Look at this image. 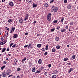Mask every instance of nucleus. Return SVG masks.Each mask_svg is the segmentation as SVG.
Wrapping results in <instances>:
<instances>
[{"label":"nucleus","instance_id":"obj_17","mask_svg":"<svg viewBox=\"0 0 78 78\" xmlns=\"http://www.w3.org/2000/svg\"><path fill=\"white\" fill-rule=\"evenodd\" d=\"M8 22H9V23H11L12 22V20L11 19H10L8 20Z\"/></svg>","mask_w":78,"mask_h":78},{"label":"nucleus","instance_id":"obj_38","mask_svg":"<svg viewBox=\"0 0 78 78\" xmlns=\"http://www.w3.org/2000/svg\"><path fill=\"white\" fill-rule=\"evenodd\" d=\"M56 48H57V49H59V48H60V46H56Z\"/></svg>","mask_w":78,"mask_h":78},{"label":"nucleus","instance_id":"obj_39","mask_svg":"<svg viewBox=\"0 0 78 78\" xmlns=\"http://www.w3.org/2000/svg\"><path fill=\"white\" fill-rule=\"evenodd\" d=\"M45 50V48H43L41 49V50L42 51H44Z\"/></svg>","mask_w":78,"mask_h":78},{"label":"nucleus","instance_id":"obj_27","mask_svg":"<svg viewBox=\"0 0 78 78\" xmlns=\"http://www.w3.org/2000/svg\"><path fill=\"white\" fill-rule=\"evenodd\" d=\"M30 16V15H29L27 14L26 15V16H25V17L27 18H28V17Z\"/></svg>","mask_w":78,"mask_h":78},{"label":"nucleus","instance_id":"obj_12","mask_svg":"<svg viewBox=\"0 0 78 78\" xmlns=\"http://www.w3.org/2000/svg\"><path fill=\"white\" fill-rule=\"evenodd\" d=\"M37 5L35 4H34V3H33V8H35L36 7H37Z\"/></svg>","mask_w":78,"mask_h":78},{"label":"nucleus","instance_id":"obj_4","mask_svg":"<svg viewBox=\"0 0 78 78\" xmlns=\"http://www.w3.org/2000/svg\"><path fill=\"white\" fill-rule=\"evenodd\" d=\"M15 29H16V28H15V27H12L11 28V30L10 32V33H12V32H14V30H15Z\"/></svg>","mask_w":78,"mask_h":78},{"label":"nucleus","instance_id":"obj_59","mask_svg":"<svg viewBox=\"0 0 78 78\" xmlns=\"http://www.w3.org/2000/svg\"><path fill=\"white\" fill-rule=\"evenodd\" d=\"M33 23L34 24H35V23H36V20L34 21Z\"/></svg>","mask_w":78,"mask_h":78},{"label":"nucleus","instance_id":"obj_10","mask_svg":"<svg viewBox=\"0 0 78 78\" xmlns=\"http://www.w3.org/2000/svg\"><path fill=\"white\" fill-rule=\"evenodd\" d=\"M18 37V36L17 34H15L13 36L14 38H17Z\"/></svg>","mask_w":78,"mask_h":78},{"label":"nucleus","instance_id":"obj_62","mask_svg":"<svg viewBox=\"0 0 78 78\" xmlns=\"http://www.w3.org/2000/svg\"><path fill=\"white\" fill-rule=\"evenodd\" d=\"M11 76H12V75H10L8 76V77H10Z\"/></svg>","mask_w":78,"mask_h":78},{"label":"nucleus","instance_id":"obj_50","mask_svg":"<svg viewBox=\"0 0 78 78\" xmlns=\"http://www.w3.org/2000/svg\"><path fill=\"white\" fill-rule=\"evenodd\" d=\"M49 67H51V64H49L48 66Z\"/></svg>","mask_w":78,"mask_h":78},{"label":"nucleus","instance_id":"obj_36","mask_svg":"<svg viewBox=\"0 0 78 78\" xmlns=\"http://www.w3.org/2000/svg\"><path fill=\"white\" fill-rule=\"evenodd\" d=\"M55 51H56V49H55V48H53L52 50V52H55Z\"/></svg>","mask_w":78,"mask_h":78},{"label":"nucleus","instance_id":"obj_58","mask_svg":"<svg viewBox=\"0 0 78 78\" xmlns=\"http://www.w3.org/2000/svg\"><path fill=\"white\" fill-rule=\"evenodd\" d=\"M68 28H69V27L67 26H66L65 27V28H66V29H68Z\"/></svg>","mask_w":78,"mask_h":78},{"label":"nucleus","instance_id":"obj_57","mask_svg":"<svg viewBox=\"0 0 78 78\" xmlns=\"http://www.w3.org/2000/svg\"><path fill=\"white\" fill-rule=\"evenodd\" d=\"M0 45H3V44L2 42H1L0 43Z\"/></svg>","mask_w":78,"mask_h":78},{"label":"nucleus","instance_id":"obj_16","mask_svg":"<svg viewBox=\"0 0 78 78\" xmlns=\"http://www.w3.org/2000/svg\"><path fill=\"white\" fill-rule=\"evenodd\" d=\"M44 6L46 8H47V7H48L49 6V5H48V4L46 3L45 4H44Z\"/></svg>","mask_w":78,"mask_h":78},{"label":"nucleus","instance_id":"obj_14","mask_svg":"<svg viewBox=\"0 0 78 78\" xmlns=\"http://www.w3.org/2000/svg\"><path fill=\"white\" fill-rule=\"evenodd\" d=\"M55 39L56 41H59V37H55Z\"/></svg>","mask_w":78,"mask_h":78},{"label":"nucleus","instance_id":"obj_49","mask_svg":"<svg viewBox=\"0 0 78 78\" xmlns=\"http://www.w3.org/2000/svg\"><path fill=\"white\" fill-rule=\"evenodd\" d=\"M13 44H14V43H12V44H11L10 45V47H11V46H12Z\"/></svg>","mask_w":78,"mask_h":78},{"label":"nucleus","instance_id":"obj_44","mask_svg":"<svg viewBox=\"0 0 78 78\" xmlns=\"http://www.w3.org/2000/svg\"><path fill=\"white\" fill-rule=\"evenodd\" d=\"M48 55V53H47V52L44 53V55Z\"/></svg>","mask_w":78,"mask_h":78},{"label":"nucleus","instance_id":"obj_55","mask_svg":"<svg viewBox=\"0 0 78 78\" xmlns=\"http://www.w3.org/2000/svg\"><path fill=\"white\" fill-rule=\"evenodd\" d=\"M3 41V38H1V41Z\"/></svg>","mask_w":78,"mask_h":78},{"label":"nucleus","instance_id":"obj_51","mask_svg":"<svg viewBox=\"0 0 78 78\" xmlns=\"http://www.w3.org/2000/svg\"><path fill=\"white\" fill-rule=\"evenodd\" d=\"M13 64L14 65V66H16V65L17 64V62H14L13 63Z\"/></svg>","mask_w":78,"mask_h":78},{"label":"nucleus","instance_id":"obj_46","mask_svg":"<svg viewBox=\"0 0 78 78\" xmlns=\"http://www.w3.org/2000/svg\"><path fill=\"white\" fill-rule=\"evenodd\" d=\"M18 61L17 60V59H16L15 60L14 62H17Z\"/></svg>","mask_w":78,"mask_h":78},{"label":"nucleus","instance_id":"obj_29","mask_svg":"<svg viewBox=\"0 0 78 78\" xmlns=\"http://www.w3.org/2000/svg\"><path fill=\"white\" fill-rule=\"evenodd\" d=\"M56 28L57 29H59L60 28V26H59V25H58L56 27Z\"/></svg>","mask_w":78,"mask_h":78},{"label":"nucleus","instance_id":"obj_37","mask_svg":"<svg viewBox=\"0 0 78 78\" xmlns=\"http://www.w3.org/2000/svg\"><path fill=\"white\" fill-rule=\"evenodd\" d=\"M45 49V50H48V45H47L46 46Z\"/></svg>","mask_w":78,"mask_h":78},{"label":"nucleus","instance_id":"obj_15","mask_svg":"<svg viewBox=\"0 0 78 78\" xmlns=\"http://www.w3.org/2000/svg\"><path fill=\"white\" fill-rule=\"evenodd\" d=\"M41 44H38L37 45V47L38 48H41Z\"/></svg>","mask_w":78,"mask_h":78},{"label":"nucleus","instance_id":"obj_42","mask_svg":"<svg viewBox=\"0 0 78 78\" xmlns=\"http://www.w3.org/2000/svg\"><path fill=\"white\" fill-rule=\"evenodd\" d=\"M37 73H41V71H37L35 73V74Z\"/></svg>","mask_w":78,"mask_h":78},{"label":"nucleus","instance_id":"obj_31","mask_svg":"<svg viewBox=\"0 0 78 78\" xmlns=\"http://www.w3.org/2000/svg\"><path fill=\"white\" fill-rule=\"evenodd\" d=\"M72 70H73V68H70V70L68 71V73H70Z\"/></svg>","mask_w":78,"mask_h":78},{"label":"nucleus","instance_id":"obj_18","mask_svg":"<svg viewBox=\"0 0 78 78\" xmlns=\"http://www.w3.org/2000/svg\"><path fill=\"white\" fill-rule=\"evenodd\" d=\"M72 7V6L70 5H68L67 8L69 9H71V7Z\"/></svg>","mask_w":78,"mask_h":78},{"label":"nucleus","instance_id":"obj_9","mask_svg":"<svg viewBox=\"0 0 78 78\" xmlns=\"http://www.w3.org/2000/svg\"><path fill=\"white\" fill-rule=\"evenodd\" d=\"M8 31H5V37H7L8 36Z\"/></svg>","mask_w":78,"mask_h":78},{"label":"nucleus","instance_id":"obj_53","mask_svg":"<svg viewBox=\"0 0 78 78\" xmlns=\"http://www.w3.org/2000/svg\"><path fill=\"white\" fill-rule=\"evenodd\" d=\"M28 46V45L27 44V45H26L24 47V48H26V47H27Z\"/></svg>","mask_w":78,"mask_h":78},{"label":"nucleus","instance_id":"obj_35","mask_svg":"<svg viewBox=\"0 0 78 78\" xmlns=\"http://www.w3.org/2000/svg\"><path fill=\"white\" fill-rule=\"evenodd\" d=\"M44 67H41L40 69V71H41V70H43V69H44Z\"/></svg>","mask_w":78,"mask_h":78},{"label":"nucleus","instance_id":"obj_7","mask_svg":"<svg viewBox=\"0 0 78 78\" xmlns=\"http://www.w3.org/2000/svg\"><path fill=\"white\" fill-rule=\"evenodd\" d=\"M6 50V48H3L2 49V52L3 53L4 52H5V50Z\"/></svg>","mask_w":78,"mask_h":78},{"label":"nucleus","instance_id":"obj_21","mask_svg":"<svg viewBox=\"0 0 78 78\" xmlns=\"http://www.w3.org/2000/svg\"><path fill=\"white\" fill-rule=\"evenodd\" d=\"M28 48H31V44H29Z\"/></svg>","mask_w":78,"mask_h":78},{"label":"nucleus","instance_id":"obj_30","mask_svg":"<svg viewBox=\"0 0 78 78\" xmlns=\"http://www.w3.org/2000/svg\"><path fill=\"white\" fill-rule=\"evenodd\" d=\"M68 59H69V58H65L64 59V61H67V60H68Z\"/></svg>","mask_w":78,"mask_h":78},{"label":"nucleus","instance_id":"obj_56","mask_svg":"<svg viewBox=\"0 0 78 78\" xmlns=\"http://www.w3.org/2000/svg\"><path fill=\"white\" fill-rule=\"evenodd\" d=\"M3 63V64H6V63H7V62H6H6L4 61Z\"/></svg>","mask_w":78,"mask_h":78},{"label":"nucleus","instance_id":"obj_5","mask_svg":"<svg viewBox=\"0 0 78 78\" xmlns=\"http://www.w3.org/2000/svg\"><path fill=\"white\" fill-rule=\"evenodd\" d=\"M11 72V70L10 69H8L6 71V74L7 75H9V73Z\"/></svg>","mask_w":78,"mask_h":78},{"label":"nucleus","instance_id":"obj_45","mask_svg":"<svg viewBox=\"0 0 78 78\" xmlns=\"http://www.w3.org/2000/svg\"><path fill=\"white\" fill-rule=\"evenodd\" d=\"M64 3H67V0H65L64 1Z\"/></svg>","mask_w":78,"mask_h":78},{"label":"nucleus","instance_id":"obj_20","mask_svg":"<svg viewBox=\"0 0 78 78\" xmlns=\"http://www.w3.org/2000/svg\"><path fill=\"white\" fill-rule=\"evenodd\" d=\"M32 0H27V2L29 4H30L31 3V1Z\"/></svg>","mask_w":78,"mask_h":78},{"label":"nucleus","instance_id":"obj_26","mask_svg":"<svg viewBox=\"0 0 78 78\" xmlns=\"http://www.w3.org/2000/svg\"><path fill=\"white\" fill-rule=\"evenodd\" d=\"M26 58H27L25 57V58H24V59H22V62H24L25 61V60H26Z\"/></svg>","mask_w":78,"mask_h":78},{"label":"nucleus","instance_id":"obj_41","mask_svg":"<svg viewBox=\"0 0 78 78\" xmlns=\"http://www.w3.org/2000/svg\"><path fill=\"white\" fill-rule=\"evenodd\" d=\"M55 28L51 29V31L52 32H53V31H55Z\"/></svg>","mask_w":78,"mask_h":78},{"label":"nucleus","instance_id":"obj_60","mask_svg":"<svg viewBox=\"0 0 78 78\" xmlns=\"http://www.w3.org/2000/svg\"><path fill=\"white\" fill-rule=\"evenodd\" d=\"M28 19V18H26L25 17V19H24V20H26L27 19Z\"/></svg>","mask_w":78,"mask_h":78},{"label":"nucleus","instance_id":"obj_54","mask_svg":"<svg viewBox=\"0 0 78 78\" xmlns=\"http://www.w3.org/2000/svg\"><path fill=\"white\" fill-rule=\"evenodd\" d=\"M6 30H8V31H9V28L8 27H6Z\"/></svg>","mask_w":78,"mask_h":78},{"label":"nucleus","instance_id":"obj_24","mask_svg":"<svg viewBox=\"0 0 78 78\" xmlns=\"http://www.w3.org/2000/svg\"><path fill=\"white\" fill-rule=\"evenodd\" d=\"M5 66H2V67H1V70H3L4 68H5Z\"/></svg>","mask_w":78,"mask_h":78},{"label":"nucleus","instance_id":"obj_13","mask_svg":"<svg viewBox=\"0 0 78 78\" xmlns=\"http://www.w3.org/2000/svg\"><path fill=\"white\" fill-rule=\"evenodd\" d=\"M32 71L33 72H34L35 71H36V69L35 67L33 68L32 69Z\"/></svg>","mask_w":78,"mask_h":78},{"label":"nucleus","instance_id":"obj_48","mask_svg":"<svg viewBox=\"0 0 78 78\" xmlns=\"http://www.w3.org/2000/svg\"><path fill=\"white\" fill-rule=\"evenodd\" d=\"M72 64V63H71V62L68 63V66H70V65H71Z\"/></svg>","mask_w":78,"mask_h":78},{"label":"nucleus","instance_id":"obj_32","mask_svg":"<svg viewBox=\"0 0 78 78\" xmlns=\"http://www.w3.org/2000/svg\"><path fill=\"white\" fill-rule=\"evenodd\" d=\"M64 18L63 17L62 19L61 20V22H62V23H63V21H64Z\"/></svg>","mask_w":78,"mask_h":78},{"label":"nucleus","instance_id":"obj_47","mask_svg":"<svg viewBox=\"0 0 78 78\" xmlns=\"http://www.w3.org/2000/svg\"><path fill=\"white\" fill-rule=\"evenodd\" d=\"M2 42V44H3V45H4V44H6V42L3 41Z\"/></svg>","mask_w":78,"mask_h":78},{"label":"nucleus","instance_id":"obj_52","mask_svg":"<svg viewBox=\"0 0 78 78\" xmlns=\"http://www.w3.org/2000/svg\"><path fill=\"white\" fill-rule=\"evenodd\" d=\"M27 34H28V33L27 32V33H25V36H27Z\"/></svg>","mask_w":78,"mask_h":78},{"label":"nucleus","instance_id":"obj_25","mask_svg":"<svg viewBox=\"0 0 78 78\" xmlns=\"http://www.w3.org/2000/svg\"><path fill=\"white\" fill-rule=\"evenodd\" d=\"M20 70H21L20 68H17L16 71H17V72H19Z\"/></svg>","mask_w":78,"mask_h":78},{"label":"nucleus","instance_id":"obj_11","mask_svg":"<svg viewBox=\"0 0 78 78\" xmlns=\"http://www.w3.org/2000/svg\"><path fill=\"white\" fill-rule=\"evenodd\" d=\"M9 5L11 6H14V3L12 2H10Z\"/></svg>","mask_w":78,"mask_h":78},{"label":"nucleus","instance_id":"obj_34","mask_svg":"<svg viewBox=\"0 0 78 78\" xmlns=\"http://www.w3.org/2000/svg\"><path fill=\"white\" fill-rule=\"evenodd\" d=\"M69 24L70 25H73V22H71Z\"/></svg>","mask_w":78,"mask_h":78},{"label":"nucleus","instance_id":"obj_19","mask_svg":"<svg viewBox=\"0 0 78 78\" xmlns=\"http://www.w3.org/2000/svg\"><path fill=\"white\" fill-rule=\"evenodd\" d=\"M66 31V29H64L61 30V32H65Z\"/></svg>","mask_w":78,"mask_h":78},{"label":"nucleus","instance_id":"obj_6","mask_svg":"<svg viewBox=\"0 0 78 78\" xmlns=\"http://www.w3.org/2000/svg\"><path fill=\"white\" fill-rule=\"evenodd\" d=\"M19 22L20 23H22L23 22V20L22 18H21L19 20Z\"/></svg>","mask_w":78,"mask_h":78},{"label":"nucleus","instance_id":"obj_28","mask_svg":"<svg viewBox=\"0 0 78 78\" xmlns=\"http://www.w3.org/2000/svg\"><path fill=\"white\" fill-rule=\"evenodd\" d=\"M75 56H76V55H74L72 56V58L73 59H75Z\"/></svg>","mask_w":78,"mask_h":78},{"label":"nucleus","instance_id":"obj_1","mask_svg":"<svg viewBox=\"0 0 78 78\" xmlns=\"http://www.w3.org/2000/svg\"><path fill=\"white\" fill-rule=\"evenodd\" d=\"M58 10V9L57 7H55L54 6H53L51 8V12H57Z\"/></svg>","mask_w":78,"mask_h":78},{"label":"nucleus","instance_id":"obj_64","mask_svg":"<svg viewBox=\"0 0 78 78\" xmlns=\"http://www.w3.org/2000/svg\"><path fill=\"white\" fill-rule=\"evenodd\" d=\"M8 56H11V54H8Z\"/></svg>","mask_w":78,"mask_h":78},{"label":"nucleus","instance_id":"obj_63","mask_svg":"<svg viewBox=\"0 0 78 78\" xmlns=\"http://www.w3.org/2000/svg\"><path fill=\"white\" fill-rule=\"evenodd\" d=\"M16 78H20V76H17Z\"/></svg>","mask_w":78,"mask_h":78},{"label":"nucleus","instance_id":"obj_2","mask_svg":"<svg viewBox=\"0 0 78 78\" xmlns=\"http://www.w3.org/2000/svg\"><path fill=\"white\" fill-rule=\"evenodd\" d=\"M51 13H49L48 14L47 16V19L48 20V21H50L51 20Z\"/></svg>","mask_w":78,"mask_h":78},{"label":"nucleus","instance_id":"obj_40","mask_svg":"<svg viewBox=\"0 0 78 78\" xmlns=\"http://www.w3.org/2000/svg\"><path fill=\"white\" fill-rule=\"evenodd\" d=\"M16 47V44H14L12 46L13 48H14V47Z\"/></svg>","mask_w":78,"mask_h":78},{"label":"nucleus","instance_id":"obj_8","mask_svg":"<svg viewBox=\"0 0 78 78\" xmlns=\"http://www.w3.org/2000/svg\"><path fill=\"white\" fill-rule=\"evenodd\" d=\"M38 63L39 64H41L42 63V59H39L38 62Z\"/></svg>","mask_w":78,"mask_h":78},{"label":"nucleus","instance_id":"obj_3","mask_svg":"<svg viewBox=\"0 0 78 78\" xmlns=\"http://www.w3.org/2000/svg\"><path fill=\"white\" fill-rule=\"evenodd\" d=\"M2 75L3 77H6V72L4 71L2 73Z\"/></svg>","mask_w":78,"mask_h":78},{"label":"nucleus","instance_id":"obj_33","mask_svg":"<svg viewBox=\"0 0 78 78\" xmlns=\"http://www.w3.org/2000/svg\"><path fill=\"white\" fill-rule=\"evenodd\" d=\"M58 71L55 70L53 71V73H54V74H56V73H57V72H58Z\"/></svg>","mask_w":78,"mask_h":78},{"label":"nucleus","instance_id":"obj_61","mask_svg":"<svg viewBox=\"0 0 78 78\" xmlns=\"http://www.w3.org/2000/svg\"><path fill=\"white\" fill-rule=\"evenodd\" d=\"M7 51H9V48H8L7 49Z\"/></svg>","mask_w":78,"mask_h":78},{"label":"nucleus","instance_id":"obj_43","mask_svg":"<svg viewBox=\"0 0 78 78\" xmlns=\"http://www.w3.org/2000/svg\"><path fill=\"white\" fill-rule=\"evenodd\" d=\"M54 1H55V0H52L50 2V3H53V2H54Z\"/></svg>","mask_w":78,"mask_h":78},{"label":"nucleus","instance_id":"obj_22","mask_svg":"<svg viewBox=\"0 0 78 78\" xmlns=\"http://www.w3.org/2000/svg\"><path fill=\"white\" fill-rule=\"evenodd\" d=\"M58 22L57 20H55L54 21H53L52 22L53 23H57Z\"/></svg>","mask_w":78,"mask_h":78},{"label":"nucleus","instance_id":"obj_23","mask_svg":"<svg viewBox=\"0 0 78 78\" xmlns=\"http://www.w3.org/2000/svg\"><path fill=\"white\" fill-rule=\"evenodd\" d=\"M56 75H54L52 76V78H56Z\"/></svg>","mask_w":78,"mask_h":78}]
</instances>
